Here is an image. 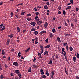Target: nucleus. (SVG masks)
Wrapping results in <instances>:
<instances>
[{"label":"nucleus","instance_id":"nucleus-42","mask_svg":"<svg viewBox=\"0 0 79 79\" xmlns=\"http://www.w3.org/2000/svg\"><path fill=\"white\" fill-rule=\"evenodd\" d=\"M40 21V19H39V18L36 20V22H38V21Z\"/></svg>","mask_w":79,"mask_h":79},{"label":"nucleus","instance_id":"nucleus-23","mask_svg":"<svg viewBox=\"0 0 79 79\" xmlns=\"http://www.w3.org/2000/svg\"><path fill=\"white\" fill-rule=\"evenodd\" d=\"M70 8H71V6H67L66 8V10H68V9H70Z\"/></svg>","mask_w":79,"mask_h":79},{"label":"nucleus","instance_id":"nucleus-33","mask_svg":"<svg viewBox=\"0 0 79 79\" xmlns=\"http://www.w3.org/2000/svg\"><path fill=\"white\" fill-rule=\"evenodd\" d=\"M45 42L47 43H48V38L46 39L45 40Z\"/></svg>","mask_w":79,"mask_h":79},{"label":"nucleus","instance_id":"nucleus-62","mask_svg":"<svg viewBox=\"0 0 79 79\" xmlns=\"http://www.w3.org/2000/svg\"><path fill=\"white\" fill-rule=\"evenodd\" d=\"M71 27H73V26H74V25H73V23H71Z\"/></svg>","mask_w":79,"mask_h":79},{"label":"nucleus","instance_id":"nucleus-28","mask_svg":"<svg viewBox=\"0 0 79 79\" xmlns=\"http://www.w3.org/2000/svg\"><path fill=\"white\" fill-rule=\"evenodd\" d=\"M36 30H35V28H32L31 29V31H35Z\"/></svg>","mask_w":79,"mask_h":79},{"label":"nucleus","instance_id":"nucleus-9","mask_svg":"<svg viewBox=\"0 0 79 79\" xmlns=\"http://www.w3.org/2000/svg\"><path fill=\"white\" fill-rule=\"evenodd\" d=\"M5 29V26L4 25L3 26V27L1 29H0V30L1 31H3Z\"/></svg>","mask_w":79,"mask_h":79},{"label":"nucleus","instance_id":"nucleus-10","mask_svg":"<svg viewBox=\"0 0 79 79\" xmlns=\"http://www.w3.org/2000/svg\"><path fill=\"white\" fill-rule=\"evenodd\" d=\"M48 25V23L47 22H45L44 24V27L46 28L47 27V26Z\"/></svg>","mask_w":79,"mask_h":79},{"label":"nucleus","instance_id":"nucleus-63","mask_svg":"<svg viewBox=\"0 0 79 79\" xmlns=\"http://www.w3.org/2000/svg\"><path fill=\"white\" fill-rule=\"evenodd\" d=\"M11 51L12 52H13H13H14V49H13V48L12 49Z\"/></svg>","mask_w":79,"mask_h":79},{"label":"nucleus","instance_id":"nucleus-20","mask_svg":"<svg viewBox=\"0 0 79 79\" xmlns=\"http://www.w3.org/2000/svg\"><path fill=\"white\" fill-rule=\"evenodd\" d=\"M49 36L50 37H51V38H52V37H53V35H52V33H50L49 34Z\"/></svg>","mask_w":79,"mask_h":79},{"label":"nucleus","instance_id":"nucleus-56","mask_svg":"<svg viewBox=\"0 0 79 79\" xmlns=\"http://www.w3.org/2000/svg\"><path fill=\"white\" fill-rule=\"evenodd\" d=\"M61 7L59 6H58V9L59 10H61Z\"/></svg>","mask_w":79,"mask_h":79},{"label":"nucleus","instance_id":"nucleus-31","mask_svg":"<svg viewBox=\"0 0 79 79\" xmlns=\"http://www.w3.org/2000/svg\"><path fill=\"white\" fill-rule=\"evenodd\" d=\"M2 55H5V51L4 50H2Z\"/></svg>","mask_w":79,"mask_h":79},{"label":"nucleus","instance_id":"nucleus-38","mask_svg":"<svg viewBox=\"0 0 79 79\" xmlns=\"http://www.w3.org/2000/svg\"><path fill=\"white\" fill-rule=\"evenodd\" d=\"M77 58H79V54L78 53L77 54Z\"/></svg>","mask_w":79,"mask_h":79},{"label":"nucleus","instance_id":"nucleus-50","mask_svg":"<svg viewBox=\"0 0 79 79\" xmlns=\"http://www.w3.org/2000/svg\"><path fill=\"white\" fill-rule=\"evenodd\" d=\"M43 33H44V31H43L41 32L40 34H41V35H42V34H43Z\"/></svg>","mask_w":79,"mask_h":79},{"label":"nucleus","instance_id":"nucleus-4","mask_svg":"<svg viewBox=\"0 0 79 79\" xmlns=\"http://www.w3.org/2000/svg\"><path fill=\"white\" fill-rule=\"evenodd\" d=\"M14 35L13 34H12L10 35H8V37H10V38H12L13 37Z\"/></svg>","mask_w":79,"mask_h":79},{"label":"nucleus","instance_id":"nucleus-13","mask_svg":"<svg viewBox=\"0 0 79 79\" xmlns=\"http://www.w3.org/2000/svg\"><path fill=\"white\" fill-rule=\"evenodd\" d=\"M28 71L29 73H31L32 71V70H31V67H30L29 68V69H28Z\"/></svg>","mask_w":79,"mask_h":79},{"label":"nucleus","instance_id":"nucleus-22","mask_svg":"<svg viewBox=\"0 0 79 79\" xmlns=\"http://www.w3.org/2000/svg\"><path fill=\"white\" fill-rule=\"evenodd\" d=\"M41 77L43 79H45L46 78V76H45V75H43Z\"/></svg>","mask_w":79,"mask_h":79},{"label":"nucleus","instance_id":"nucleus-49","mask_svg":"<svg viewBox=\"0 0 79 79\" xmlns=\"http://www.w3.org/2000/svg\"><path fill=\"white\" fill-rule=\"evenodd\" d=\"M38 55L39 56H41V54L40 53V52H39L38 54Z\"/></svg>","mask_w":79,"mask_h":79},{"label":"nucleus","instance_id":"nucleus-51","mask_svg":"<svg viewBox=\"0 0 79 79\" xmlns=\"http://www.w3.org/2000/svg\"><path fill=\"white\" fill-rule=\"evenodd\" d=\"M31 16V14H27V16Z\"/></svg>","mask_w":79,"mask_h":79},{"label":"nucleus","instance_id":"nucleus-27","mask_svg":"<svg viewBox=\"0 0 79 79\" xmlns=\"http://www.w3.org/2000/svg\"><path fill=\"white\" fill-rule=\"evenodd\" d=\"M64 24H65V26H68V23H66V21H64Z\"/></svg>","mask_w":79,"mask_h":79},{"label":"nucleus","instance_id":"nucleus-24","mask_svg":"<svg viewBox=\"0 0 79 79\" xmlns=\"http://www.w3.org/2000/svg\"><path fill=\"white\" fill-rule=\"evenodd\" d=\"M52 32L53 33H55V32H56V30H55V28H53Z\"/></svg>","mask_w":79,"mask_h":79},{"label":"nucleus","instance_id":"nucleus-21","mask_svg":"<svg viewBox=\"0 0 79 79\" xmlns=\"http://www.w3.org/2000/svg\"><path fill=\"white\" fill-rule=\"evenodd\" d=\"M44 9H46V10H48V7L46 5L44 6Z\"/></svg>","mask_w":79,"mask_h":79},{"label":"nucleus","instance_id":"nucleus-29","mask_svg":"<svg viewBox=\"0 0 79 79\" xmlns=\"http://www.w3.org/2000/svg\"><path fill=\"white\" fill-rule=\"evenodd\" d=\"M63 14L64 16H65V15H66V12L65 11V10H64L63 11Z\"/></svg>","mask_w":79,"mask_h":79},{"label":"nucleus","instance_id":"nucleus-58","mask_svg":"<svg viewBox=\"0 0 79 79\" xmlns=\"http://www.w3.org/2000/svg\"><path fill=\"white\" fill-rule=\"evenodd\" d=\"M76 11H79V8H77L76 9Z\"/></svg>","mask_w":79,"mask_h":79},{"label":"nucleus","instance_id":"nucleus-40","mask_svg":"<svg viewBox=\"0 0 79 79\" xmlns=\"http://www.w3.org/2000/svg\"><path fill=\"white\" fill-rule=\"evenodd\" d=\"M24 13H25V12H22L21 13V15L22 16H23L24 15Z\"/></svg>","mask_w":79,"mask_h":79},{"label":"nucleus","instance_id":"nucleus-53","mask_svg":"<svg viewBox=\"0 0 79 79\" xmlns=\"http://www.w3.org/2000/svg\"><path fill=\"white\" fill-rule=\"evenodd\" d=\"M4 66L5 68H8V65L6 64H4Z\"/></svg>","mask_w":79,"mask_h":79},{"label":"nucleus","instance_id":"nucleus-8","mask_svg":"<svg viewBox=\"0 0 79 79\" xmlns=\"http://www.w3.org/2000/svg\"><path fill=\"white\" fill-rule=\"evenodd\" d=\"M17 75L21 79L22 78V75H21V73H20L19 74H18Z\"/></svg>","mask_w":79,"mask_h":79},{"label":"nucleus","instance_id":"nucleus-16","mask_svg":"<svg viewBox=\"0 0 79 79\" xmlns=\"http://www.w3.org/2000/svg\"><path fill=\"white\" fill-rule=\"evenodd\" d=\"M61 53L62 54H63V55H66V52H65V51L62 52Z\"/></svg>","mask_w":79,"mask_h":79},{"label":"nucleus","instance_id":"nucleus-46","mask_svg":"<svg viewBox=\"0 0 79 79\" xmlns=\"http://www.w3.org/2000/svg\"><path fill=\"white\" fill-rule=\"evenodd\" d=\"M70 2L71 3L72 5H73V0H70Z\"/></svg>","mask_w":79,"mask_h":79},{"label":"nucleus","instance_id":"nucleus-25","mask_svg":"<svg viewBox=\"0 0 79 79\" xmlns=\"http://www.w3.org/2000/svg\"><path fill=\"white\" fill-rule=\"evenodd\" d=\"M46 75L47 76H49V73H48V71L46 70Z\"/></svg>","mask_w":79,"mask_h":79},{"label":"nucleus","instance_id":"nucleus-61","mask_svg":"<svg viewBox=\"0 0 79 79\" xmlns=\"http://www.w3.org/2000/svg\"><path fill=\"white\" fill-rule=\"evenodd\" d=\"M76 77L77 79H79V77H78V76H76Z\"/></svg>","mask_w":79,"mask_h":79},{"label":"nucleus","instance_id":"nucleus-1","mask_svg":"<svg viewBox=\"0 0 79 79\" xmlns=\"http://www.w3.org/2000/svg\"><path fill=\"white\" fill-rule=\"evenodd\" d=\"M20 71L19 70H16L15 71V73L17 74H18L20 73Z\"/></svg>","mask_w":79,"mask_h":79},{"label":"nucleus","instance_id":"nucleus-37","mask_svg":"<svg viewBox=\"0 0 79 79\" xmlns=\"http://www.w3.org/2000/svg\"><path fill=\"white\" fill-rule=\"evenodd\" d=\"M3 26V24H2L1 25H0V29L2 28V27Z\"/></svg>","mask_w":79,"mask_h":79},{"label":"nucleus","instance_id":"nucleus-45","mask_svg":"<svg viewBox=\"0 0 79 79\" xmlns=\"http://www.w3.org/2000/svg\"><path fill=\"white\" fill-rule=\"evenodd\" d=\"M35 14L36 15V16H37V15H38L39 14V12H37L35 13Z\"/></svg>","mask_w":79,"mask_h":79},{"label":"nucleus","instance_id":"nucleus-47","mask_svg":"<svg viewBox=\"0 0 79 79\" xmlns=\"http://www.w3.org/2000/svg\"><path fill=\"white\" fill-rule=\"evenodd\" d=\"M56 59H57V60H58V56L57 55H56Z\"/></svg>","mask_w":79,"mask_h":79},{"label":"nucleus","instance_id":"nucleus-60","mask_svg":"<svg viewBox=\"0 0 79 79\" xmlns=\"http://www.w3.org/2000/svg\"><path fill=\"white\" fill-rule=\"evenodd\" d=\"M9 44H10V43L8 42H6V44L7 45H9Z\"/></svg>","mask_w":79,"mask_h":79},{"label":"nucleus","instance_id":"nucleus-14","mask_svg":"<svg viewBox=\"0 0 79 79\" xmlns=\"http://www.w3.org/2000/svg\"><path fill=\"white\" fill-rule=\"evenodd\" d=\"M69 49L70 51H73V47H72L70 46L69 47Z\"/></svg>","mask_w":79,"mask_h":79},{"label":"nucleus","instance_id":"nucleus-3","mask_svg":"<svg viewBox=\"0 0 79 79\" xmlns=\"http://www.w3.org/2000/svg\"><path fill=\"white\" fill-rule=\"evenodd\" d=\"M30 24L31 26H35L36 24V23H35V22H31Z\"/></svg>","mask_w":79,"mask_h":79},{"label":"nucleus","instance_id":"nucleus-30","mask_svg":"<svg viewBox=\"0 0 79 79\" xmlns=\"http://www.w3.org/2000/svg\"><path fill=\"white\" fill-rule=\"evenodd\" d=\"M34 33L35 35H37V34H38V31H34Z\"/></svg>","mask_w":79,"mask_h":79},{"label":"nucleus","instance_id":"nucleus-48","mask_svg":"<svg viewBox=\"0 0 79 79\" xmlns=\"http://www.w3.org/2000/svg\"><path fill=\"white\" fill-rule=\"evenodd\" d=\"M38 40H36L35 41V44H38V42H37Z\"/></svg>","mask_w":79,"mask_h":79},{"label":"nucleus","instance_id":"nucleus-2","mask_svg":"<svg viewBox=\"0 0 79 79\" xmlns=\"http://www.w3.org/2000/svg\"><path fill=\"white\" fill-rule=\"evenodd\" d=\"M13 65H15V66H18V64L17 62H15L13 63Z\"/></svg>","mask_w":79,"mask_h":79},{"label":"nucleus","instance_id":"nucleus-55","mask_svg":"<svg viewBox=\"0 0 79 79\" xmlns=\"http://www.w3.org/2000/svg\"><path fill=\"white\" fill-rule=\"evenodd\" d=\"M10 75L11 76H13L14 75V73H11L10 74Z\"/></svg>","mask_w":79,"mask_h":79},{"label":"nucleus","instance_id":"nucleus-26","mask_svg":"<svg viewBox=\"0 0 79 79\" xmlns=\"http://www.w3.org/2000/svg\"><path fill=\"white\" fill-rule=\"evenodd\" d=\"M51 74L54 75H55V73H54V70H52L51 72Z\"/></svg>","mask_w":79,"mask_h":79},{"label":"nucleus","instance_id":"nucleus-54","mask_svg":"<svg viewBox=\"0 0 79 79\" xmlns=\"http://www.w3.org/2000/svg\"><path fill=\"white\" fill-rule=\"evenodd\" d=\"M46 4L47 5H50V3H49V2H46Z\"/></svg>","mask_w":79,"mask_h":79},{"label":"nucleus","instance_id":"nucleus-7","mask_svg":"<svg viewBox=\"0 0 79 79\" xmlns=\"http://www.w3.org/2000/svg\"><path fill=\"white\" fill-rule=\"evenodd\" d=\"M42 21H39L37 22V24L38 25H40V24H42Z\"/></svg>","mask_w":79,"mask_h":79},{"label":"nucleus","instance_id":"nucleus-36","mask_svg":"<svg viewBox=\"0 0 79 79\" xmlns=\"http://www.w3.org/2000/svg\"><path fill=\"white\" fill-rule=\"evenodd\" d=\"M40 47L41 49V50L44 51V47L43 46H40Z\"/></svg>","mask_w":79,"mask_h":79},{"label":"nucleus","instance_id":"nucleus-39","mask_svg":"<svg viewBox=\"0 0 79 79\" xmlns=\"http://www.w3.org/2000/svg\"><path fill=\"white\" fill-rule=\"evenodd\" d=\"M0 78L1 79H3V78H4V77H3V75H1L0 76Z\"/></svg>","mask_w":79,"mask_h":79},{"label":"nucleus","instance_id":"nucleus-52","mask_svg":"<svg viewBox=\"0 0 79 79\" xmlns=\"http://www.w3.org/2000/svg\"><path fill=\"white\" fill-rule=\"evenodd\" d=\"M67 45V43H64V46H66Z\"/></svg>","mask_w":79,"mask_h":79},{"label":"nucleus","instance_id":"nucleus-11","mask_svg":"<svg viewBox=\"0 0 79 79\" xmlns=\"http://www.w3.org/2000/svg\"><path fill=\"white\" fill-rule=\"evenodd\" d=\"M50 44H48L46 46L44 47L45 48H50Z\"/></svg>","mask_w":79,"mask_h":79},{"label":"nucleus","instance_id":"nucleus-64","mask_svg":"<svg viewBox=\"0 0 79 79\" xmlns=\"http://www.w3.org/2000/svg\"><path fill=\"white\" fill-rule=\"evenodd\" d=\"M62 51H63V52H64V48H63L62 49Z\"/></svg>","mask_w":79,"mask_h":79},{"label":"nucleus","instance_id":"nucleus-19","mask_svg":"<svg viewBox=\"0 0 79 79\" xmlns=\"http://www.w3.org/2000/svg\"><path fill=\"white\" fill-rule=\"evenodd\" d=\"M52 64V59H51L50 60V61L48 63V64Z\"/></svg>","mask_w":79,"mask_h":79},{"label":"nucleus","instance_id":"nucleus-59","mask_svg":"<svg viewBox=\"0 0 79 79\" xmlns=\"http://www.w3.org/2000/svg\"><path fill=\"white\" fill-rule=\"evenodd\" d=\"M10 39L7 40V42H9V43H10Z\"/></svg>","mask_w":79,"mask_h":79},{"label":"nucleus","instance_id":"nucleus-34","mask_svg":"<svg viewBox=\"0 0 79 79\" xmlns=\"http://www.w3.org/2000/svg\"><path fill=\"white\" fill-rule=\"evenodd\" d=\"M66 49L67 51H68V50L69 49V47H68V45H67L66 46Z\"/></svg>","mask_w":79,"mask_h":79},{"label":"nucleus","instance_id":"nucleus-6","mask_svg":"<svg viewBox=\"0 0 79 79\" xmlns=\"http://www.w3.org/2000/svg\"><path fill=\"white\" fill-rule=\"evenodd\" d=\"M73 59L74 62H76V56H73Z\"/></svg>","mask_w":79,"mask_h":79},{"label":"nucleus","instance_id":"nucleus-41","mask_svg":"<svg viewBox=\"0 0 79 79\" xmlns=\"http://www.w3.org/2000/svg\"><path fill=\"white\" fill-rule=\"evenodd\" d=\"M10 14H11V17H13V15H14L13 13L12 12H11Z\"/></svg>","mask_w":79,"mask_h":79},{"label":"nucleus","instance_id":"nucleus-57","mask_svg":"<svg viewBox=\"0 0 79 79\" xmlns=\"http://www.w3.org/2000/svg\"><path fill=\"white\" fill-rule=\"evenodd\" d=\"M15 16L16 17V18H19V16H18V15H16Z\"/></svg>","mask_w":79,"mask_h":79},{"label":"nucleus","instance_id":"nucleus-5","mask_svg":"<svg viewBox=\"0 0 79 79\" xmlns=\"http://www.w3.org/2000/svg\"><path fill=\"white\" fill-rule=\"evenodd\" d=\"M57 40L60 43H61V40L60 37H57Z\"/></svg>","mask_w":79,"mask_h":79},{"label":"nucleus","instance_id":"nucleus-32","mask_svg":"<svg viewBox=\"0 0 79 79\" xmlns=\"http://www.w3.org/2000/svg\"><path fill=\"white\" fill-rule=\"evenodd\" d=\"M35 60H36V59L35 58V57H34V59L33 60V62H34L35 61Z\"/></svg>","mask_w":79,"mask_h":79},{"label":"nucleus","instance_id":"nucleus-15","mask_svg":"<svg viewBox=\"0 0 79 79\" xmlns=\"http://www.w3.org/2000/svg\"><path fill=\"white\" fill-rule=\"evenodd\" d=\"M30 50V47H29L26 50H25L26 53H27V52H29Z\"/></svg>","mask_w":79,"mask_h":79},{"label":"nucleus","instance_id":"nucleus-18","mask_svg":"<svg viewBox=\"0 0 79 79\" xmlns=\"http://www.w3.org/2000/svg\"><path fill=\"white\" fill-rule=\"evenodd\" d=\"M31 18H30L29 17H28L27 18V20L28 21H30L31 20Z\"/></svg>","mask_w":79,"mask_h":79},{"label":"nucleus","instance_id":"nucleus-43","mask_svg":"<svg viewBox=\"0 0 79 79\" xmlns=\"http://www.w3.org/2000/svg\"><path fill=\"white\" fill-rule=\"evenodd\" d=\"M47 52H48V51H45V52H44V55H46V54H47Z\"/></svg>","mask_w":79,"mask_h":79},{"label":"nucleus","instance_id":"nucleus-44","mask_svg":"<svg viewBox=\"0 0 79 79\" xmlns=\"http://www.w3.org/2000/svg\"><path fill=\"white\" fill-rule=\"evenodd\" d=\"M3 4V2H0V5H2Z\"/></svg>","mask_w":79,"mask_h":79},{"label":"nucleus","instance_id":"nucleus-35","mask_svg":"<svg viewBox=\"0 0 79 79\" xmlns=\"http://www.w3.org/2000/svg\"><path fill=\"white\" fill-rule=\"evenodd\" d=\"M33 68H38V67H37V65H33Z\"/></svg>","mask_w":79,"mask_h":79},{"label":"nucleus","instance_id":"nucleus-12","mask_svg":"<svg viewBox=\"0 0 79 79\" xmlns=\"http://www.w3.org/2000/svg\"><path fill=\"white\" fill-rule=\"evenodd\" d=\"M17 30L18 31V32H21V30H20V28H19V27H17Z\"/></svg>","mask_w":79,"mask_h":79},{"label":"nucleus","instance_id":"nucleus-17","mask_svg":"<svg viewBox=\"0 0 79 79\" xmlns=\"http://www.w3.org/2000/svg\"><path fill=\"white\" fill-rule=\"evenodd\" d=\"M64 69H65V72L66 74H67V75H68V72L66 71V67H64Z\"/></svg>","mask_w":79,"mask_h":79}]
</instances>
